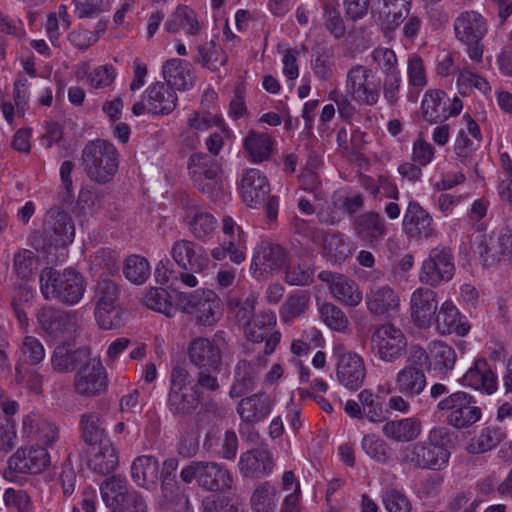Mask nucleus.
I'll return each instance as SVG.
<instances>
[{
    "instance_id": "f257e3e1",
    "label": "nucleus",
    "mask_w": 512,
    "mask_h": 512,
    "mask_svg": "<svg viewBox=\"0 0 512 512\" xmlns=\"http://www.w3.org/2000/svg\"><path fill=\"white\" fill-rule=\"evenodd\" d=\"M448 434L445 427L432 428L425 440L409 444L400 450V464L421 470L444 469L450 458V452L445 445Z\"/></svg>"
},
{
    "instance_id": "f03ea898",
    "label": "nucleus",
    "mask_w": 512,
    "mask_h": 512,
    "mask_svg": "<svg viewBox=\"0 0 512 512\" xmlns=\"http://www.w3.org/2000/svg\"><path fill=\"white\" fill-rule=\"evenodd\" d=\"M81 165L91 181L107 184L118 171L119 154L112 143L103 139L92 140L81 152Z\"/></svg>"
},
{
    "instance_id": "7ed1b4c3",
    "label": "nucleus",
    "mask_w": 512,
    "mask_h": 512,
    "mask_svg": "<svg viewBox=\"0 0 512 512\" xmlns=\"http://www.w3.org/2000/svg\"><path fill=\"white\" fill-rule=\"evenodd\" d=\"M40 289L46 300H57L67 305L77 304L86 289L82 275L73 269L58 272L52 267L40 273Z\"/></svg>"
},
{
    "instance_id": "20e7f679",
    "label": "nucleus",
    "mask_w": 512,
    "mask_h": 512,
    "mask_svg": "<svg viewBox=\"0 0 512 512\" xmlns=\"http://www.w3.org/2000/svg\"><path fill=\"white\" fill-rule=\"evenodd\" d=\"M180 478L186 484L195 480L199 487L210 492L228 490L233 484L230 471L214 461H192L181 470Z\"/></svg>"
},
{
    "instance_id": "39448f33",
    "label": "nucleus",
    "mask_w": 512,
    "mask_h": 512,
    "mask_svg": "<svg viewBox=\"0 0 512 512\" xmlns=\"http://www.w3.org/2000/svg\"><path fill=\"white\" fill-rule=\"evenodd\" d=\"M191 383V375L186 368L180 365H176L172 368L167 406L173 415H190L203 402L190 385Z\"/></svg>"
},
{
    "instance_id": "423d86ee",
    "label": "nucleus",
    "mask_w": 512,
    "mask_h": 512,
    "mask_svg": "<svg viewBox=\"0 0 512 512\" xmlns=\"http://www.w3.org/2000/svg\"><path fill=\"white\" fill-rule=\"evenodd\" d=\"M102 499L112 512H147L142 495L129 488L125 477L114 475L100 486Z\"/></svg>"
},
{
    "instance_id": "0eeeda50",
    "label": "nucleus",
    "mask_w": 512,
    "mask_h": 512,
    "mask_svg": "<svg viewBox=\"0 0 512 512\" xmlns=\"http://www.w3.org/2000/svg\"><path fill=\"white\" fill-rule=\"evenodd\" d=\"M240 193L244 203L251 208L265 207L269 221H275L278 215L279 201L270 196V185L266 176L258 169L247 170L240 184Z\"/></svg>"
},
{
    "instance_id": "6e6552de",
    "label": "nucleus",
    "mask_w": 512,
    "mask_h": 512,
    "mask_svg": "<svg viewBox=\"0 0 512 512\" xmlns=\"http://www.w3.org/2000/svg\"><path fill=\"white\" fill-rule=\"evenodd\" d=\"M188 166L193 185L212 200H219L223 195V180L216 160L208 155L193 154Z\"/></svg>"
},
{
    "instance_id": "1a4fd4ad",
    "label": "nucleus",
    "mask_w": 512,
    "mask_h": 512,
    "mask_svg": "<svg viewBox=\"0 0 512 512\" xmlns=\"http://www.w3.org/2000/svg\"><path fill=\"white\" fill-rule=\"evenodd\" d=\"M436 407L439 411L448 412L447 424L457 429L469 428L482 417V411L477 406L476 399L464 391L449 394L441 399Z\"/></svg>"
},
{
    "instance_id": "9d476101",
    "label": "nucleus",
    "mask_w": 512,
    "mask_h": 512,
    "mask_svg": "<svg viewBox=\"0 0 512 512\" xmlns=\"http://www.w3.org/2000/svg\"><path fill=\"white\" fill-rule=\"evenodd\" d=\"M120 290L110 279H101L94 289L95 317L104 330L117 329L123 325L121 312L118 308Z\"/></svg>"
},
{
    "instance_id": "9b49d317",
    "label": "nucleus",
    "mask_w": 512,
    "mask_h": 512,
    "mask_svg": "<svg viewBox=\"0 0 512 512\" xmlns=\"http://www.w3.org/2000/svg\"><path fill=\"white\" fill-rule=\"evenodd\" d=\"M332 356L335 359L336 378L340 385L351 392L359 390L367 376L363 357L349 351L343 344H336L333 347Z\"/></svg>"
},
{
    "instance_id": "f8f14e48",
    "label": "nucleus",
    "mask_w": 512,
    "mask_h": 512,
    "mask_svg": "<svg viewBox=\"0 0 512 512\" xmlns=\"http://www.w3.org/2000/svg\"><path fill=\"white\" fill-rule=\"evenodd\" d=\"M176 301L184 313L194 315L201 325L210 326L218 320L220 299L212 290L177 292Z\"/></svg>"
},
{
    "instance_id": "ddd939ff",
    "label": "nucleus",
    "mask_w": 512,
    "mask_h": 512,
    "mask_svg": "<svg viewBox=\"0 0 512 512\" xmlns=\"http://www.w3.org/2000/svg\"><path fill=\"white\" fill-rule=\"evenodd\" d=\"M381 81L363 65L352 66L346 75L345 90L351 100L360 105L374 106L380 98Z\"/></svg>"
},
{
    "instance_id": "4468645a",
    "label": "nucleus",
    "mask_w": 512,
    "mask_h": 512,
    "mask_svg": "<svg viewBox=\"0 0 512 512\" xmlns=\"http://www.w3.org/2000/svg\"><path fill=\"white\" fill-rule=\"evenodd\" d=\"M178 464V459L174 457L163 462L159 477L161 490L159 504L163 509L172 512H193L188 497L184 495L177 482Z\"/></svg>"
},
{
    "instance_id": "2eb2a0df",
    "label": "nucleus",
    "mask_w": 512,
    "mask_h": 512,
    "mask_svg": "<svg viewBox=\"0 0 512 512\" xmlns=\"http://www.w3.org/2000/svg\"><path fill=\"white\" fill-rule=\"evenodd\" d=\"M370 344L376 357L384 362L394 363L406 351L407 339L400 328L385 323L372 333Z\"/></svg>"
},
{
    "instance_id": "dca6fc26",
    "label": "nucleus",
    "mask_w": 512,
    "mask_h": 512,
    "mask_svg": "<svg viewBox=\"0 0 512 512\" xmlns=\"http://www.w3.org/2000/svg\"><path fill=\"white\" fill-rule=\"evenodd\" d=\"M36 316L43 332L54 340L70 339L79 329L76 312L64 311L49 306L38 310Z\"/></svg>"
},
{
    "instance_id": "f3484780",
    "label": "nucleus",
    "mask_w": 512,
    "mask_h": 512,
    "mask_svg": "<svg viewBox=\"0 0 512 512\" xmlns=\"http://www.w3.org/2000/svg\"><path fill=\"white\" fill-rule=\"evenodd\" d=\"M50 465V455L43 447L18 449L7 461L3 475L14 480L18 474H39Z\"/></svg>"
},
{
    "instance_id": "a211bd4d",
    "label": "nucleus",
    "mask_w": 512,
    "mask_h": 512,
    "mask_svg": "<svg viewBox=\"0 0 512 512\" xmlns=\"http://www.w3.org/2000/svg\"><path fill=\"white\" fill-rule=\"evenodd\" d=\"M455 266L450 249L436 247L432 249L429 256L424 260L419 280L429 286H438L442 282L449 281L454 275Z\"/></svg>"
},
{
    "instance_id": "6ab92c4d",
    "label": "nucleus",
    "mask_w": 512,
    "mask_h": 512,
    "mask_svg": "<svg viewBox=\"0 0 512 512\" xmlns=\"http://www.w3.org/2000/svg\"><path fill=\"white\" fill-rule=\"evenodd\" d=\"M345 413L354 419L366 418L372 423L386 419L385 399L369 389L361 390L357 400L350 399L344 405Z\"/></svg>"
},
{
    "instance_id": "aec40b11",
    "label": "nucleus",
    "mask_w": 512,
    "mask_h": 512,
    "mask_svg": "<svg viewBox=\"0 0 512 512\" xmlns=\"http://www.w3.org/2000/svg\"><path fill=\"white\" fill-rule=\"evenodd\" d=\"M43 231L52 244L60 247L71 244L75 237L72 217L59 207H52L46 212Z\"/></svg>"
},
{
    "instance_id": "412c9836",
    "label": "nucleus",
    "mask_w": 512,
    "mask_h": 512,
    "mask_svg": "<svg viewBox=\"0 0 512 512\" xmlns=\"http://www.w3.org/2000/svg\"><path fill=\"white\" fill-rule=\"evenodd\" d=\"M76 391L85 397H94L107 388L105 368L98 359H89L83 363L75 375Z\"/></svg>"
},
{
    "instance_id": "4be33fe9",
    "label": "nucleus",
    "mask_w": 512,
    "mask_h": 512,
    "mask_svg": "<svg viewBox=\"0 0 512 512\" xmlns=\"http://www.w3.org/2000/svg\"><path fill=\"white\" fill-rule=\"evenodd\" d=\"M285 263L284 249L278 244L263 241L254 250L250 271L255 278H259L280 270Z\"/></svg>"
},
{
    "instance_id": "5701e85b",
    "label": "nucleus",
    "mask_w": 512,
    "mask_h": 512,
    "mask_svg": "<svg viewBox=\"0 0 512 512\" xmlns=\"http://www.w3.org/2000/svg\"><path fill=\"white\" fill-rule=\"evenodd\" d=\"M171 256L176 264L185 271L202 273L209 265L205 249L189 240L176 241L171 249Z\"/></svg>"
},
{
    "instance_id": "b1692460",
    "label": "nucleus",
    "mask_w": 512,
    "mask_h": 512,
    "mask_svg": "<svg viewBox=\"0 0 512 512\" xmlns=\"http://www.w3.org/2000/svg\"><path fill=\"white\" fill-rule=\"evenodd\" d=\"M403 230L416 240L429 239L436 235L432 216L418 203L410 201L403 218Z\"/></svg>"
},
{
    "instance_id": "393cba45",
    "label": "nucleus",
    "mask_w": 512,
    "mask_h": 512,
    "mask_svg": "<svg viewBox=\"0 0 512 512\" xmlns=\"http://www.w3.org/2000/svg\"><path fill=\"white\" fill-rule=\"evenodd\" d=\"M411 318L418 328H429L437 314V294L429 288H417L410 299Z\"/></svg>"
},
{
    "instance_id": "a878e982",
    "label": "nucleus",
    "mask_w": 512,
    "mask_h": 512,
    "mask_svg": "<svg viewBox=\"0 0 512 512\" xmlns=\"http://www.w3.org/2000/svg\"><path fill=\"white\" fill-rule=\"evenodd\" d=\"M318 278L327 283L330 293L339 302L345 305L355 307L362 301V292L358 285L352 279L339 273L322 271Z\"/></svg>"
},
{
    "instance_id": "bb28decb",
    "label": "nucleus",
    "mask_w": 512,
    "mask_h": 512,
    "mask_svg": "<svg viewBox=\"0 0 512 512\" xmlns=\"http://www.w3.org/2000/svg\"><path fill=\"white\" fill-rule=\"evenodd\" d=\"M242 476L260 479L272 472L274 461L272 453L266 448H255L240 455L238 462Z\"/></svg>"
},
{
    "instance_id": "cd10ccee",
    "label": "nucleus",
    "mask_w": 512,
    "mask_h": 512,
    "mask_svg": "<svg viewBox=\"0 0 512 512\" xmlns=\"http://www.w3.org/2000/svg\"><path fill=\"white\" fill-rule=\"evenodd\" d=\"M356 236L371 248H375L386 236L387 227L384 218L370 211L359 215L354 222Z\"/></svg>"
},
{
    "instance_id": "c85d7f7f",
    "label": "nucleus",
    "mask_w": 512,
    "mask_h": 512,
    "mask_svg": "<svg viewBox=\"0 0 512 512\" xmlns=\"http://www.w3.org/2000/svg\"><path fill=\"white\" fill-rule=\"evenodd\" d=\"M456 38L464 44L480 43L487 33V24L483 16L476 11L462 12L454 22Z\"/></svg>"
},
{
    "instance_id": "c756f323",
    "label": "nucleus",
    "mask_w": 512,
    "mask_h": 512,
    "mask_svg": "<svg viewBox=\"0 0 512 512\" xmlns=\"http://www.w3.org/2000/svg\"><path fill=\"white\" fill-rule=\"evenodd\" d=\"M147 102V111L153 115L170 114L177 106L175 91L164 82H156L148 86L143 94Z\"/></svg>"
},
{
    "instance_id": "7c9ffc66",
    "label": "nucleus",
    "mask_w": 512,
    "mask_h": 512,
    "mask_svg": "<svg viewBox=\"0 0 512 512\" xmlns=\"http://www.w3.org/2000/svg\"><path fill=\"white\" fill-rule=\"evenodd\" d=\"M188 356L197 369L221 368V349L215 341L207 338L194 339L188 347Z\"/></svg>"
},
{
    "instance_id": "2f4dec72",
    "label": "nucleus",
    "mask_w": 512,
    "mask_h": 512,
    "mask_svg": "<svg viewBox=\"0 0 512 512\" xmlns=\"http://www.w3.org/2000/svg\"><path fill=\"white\" fill-rule=\"evenodd\" d=\"M365 302L368 311L376 316H390L399 310L400 300L397 293L388 285H374L366 293Z\"/></svg>"
},
{
    "instance_id": "473e14b6",
    "label": "nucleus",
    "mask_w": 512,
    "mask_h": 512,
    "mask_svg": "<svg viewBox=\"0 0 512 512\" xmlns=\"http://www.w3.org/2000/svg\"><path fill=\"white\" fill-rule=\"evenodd\" d=\"M433 323L436 331L441 335L456 334L464 337L470 331V325L462 320L458 308L451 301L442 303Z\"/></svg>"
},
{
    "instance_id": "72a5a7b5",
    "label": "nucleus",
    "mask_w": 512,
    "mask_h": 512,
    "mask_svg": "<svg viewBox=\"0 0 512 512\" xmlns=\"http://www.w3.org/2000/svg\"><path fill=\"white\" fill-rule=\"evenodd\" d=\"M462 384L491 395L497 390V376L490 368L488 362L483 358H479L475 360L473 366L464 374Z\"/></svg>"
},
{
    "instance_id": "f704fd0d",
    "label": "nucleus",
    "mask_w": 512,
    "mask_h": 512,
    "mask_svg": "<svg viewBox=\"0 0 512 512\" xmlns=\"http://www.w3.org/2000/svg\"><path fill=\"white\" fill-rule=\"evenodd\" d=\"M160 465L156 457L141 455L131 465V477L135 484L146 490H155L160 477Z\"/></svg>"
},
{
    "instance_id": "c9c22d12",
    "label": "nucleus",
    "mask_w": 512,
    "mask_h": 512,
    "mask_svg": "<svg viewBox=\"0 0 512 512\" xmlns=\"http://www.w3.org/2000/svg\"><path fill=\"white\" fill-rule=\"evenodd\" d=\"M382 433L394 442H412L422 433V422L415 416L389 420L382 426Z\"/></svg>"
},
{
    "instance_id": "e433bc0d",
    "label": "nucleus",
    "mask_w": 512,
    "mask_h": 512,
    "mask_svg": "<svg viewBox=\"0 0 512 512\" xmlns=\"http://www.w3.org/2000/svg\"><path fill=\"white\" fill-rule=\"evenodd\" d=\"M237 413L247 424H253L265 419L271 412V399L265 393H255L242 398L237 407Z\"/></svg>"
},
{
    "instance_id": "4c0bfd02",
    "label": "nucleus",
    "mask_w": 512,
    "mask_h": 512,
    "mask_svg": "<svg viewBox=\"0 0 512 512\" xmlns=\"http://www.w3.org/2000/svg\"><path fill=\"white\" fill-rule=\"evenodd\" d=\"M90 350L86 347L71 349L69 344L58 345L51 356V365L54 371L67 373L73 371L78 364L89 359Z\"/></svg>"
},
{
    "instance_id": "58836bf2",
    "label": "nucleus",
    "mask_w": 512,
    "mask_h": 512,
    "mask_svg": "<svg viewBox=\"0 0 512 512\" xmlns=\"http://www.w3.org/2000/svg\"><path fill=\"white\" fill-rule=\"evenodd\" d=\"M162 74L166 84L173 90H187L194 83L192 66L186 60L173 58L166 61L162 67Z\"/></svg>"
},
{
    "instance_id": "ea45409f",
    "label": "nucleus",
    "mask_w": 512,
    "mask_h": 512,
    "mask_svg": "<svg viewBox=\"0 0 512 512\" xmlns=\"http://www.w3.org/2000/svg\"><path fill=\"white\" fill-rule=\"evenodd\" d=\"M450 99L441 90H428L421 104L422 115L430 123L443 122L449 118Z\"/></svg>"
},
{
    "instance_id": "a19ab883",
    "label": "nucleus",
    "mask_w": 512,
    "mask_h": 512,
    "mask_svg": "<svg viewBox=\"0 0 512 512\" xmlns=\"http://www.w3.org/2000/svg\"><path fill=\"white\" fill-rule=\"evenodd\" d=\"M412 0H377L385 30H395L407 18Z\"/></svg>"
},
{
    "instance_id": "79ce46f5",
    "label": "nucleus",
    "mask_w": 512,
    "mask_h": 512,
    "mask_svg": "<svg viewBox=\"0 0 512 512\" xmlns=\"http://www.w3.org/2000/svg\"><path fill=\"white\" fill-rule=\"evenodd\" d=\"M118 464V452L113 443L108 439L98 443V447L92 453L89 460V467L100 475L113 472L118 467Z\"/></svg>"
},
{
    "instance_id": "37998d69",
    "label": "nucleus",
    "mask_w": 512,
    "mask_h": 512,
    "mask_svg": "<svg viewBox=\"0 0 512 512\" xmlns=\"http://www.w3.org/2000/svg\"><path fill=\"white\" fill-rule=\"evenodd\" d=\"M397 390L407 397L421 394L426 385V375L422 368L403 367L395 378Z\"/></svg>"
},
{
    "instance_id": "c03bdc74",
    "label": "nucleus",
    "mask_w": 512,
    "mask_h": 512,
    "mask_svg": "<svg viewBox=\"0 0 512 512\" xmlns=\"http://www.w3.org/2000/svg\"><path fill=\"white\" fill-rule=\"evenodd\" d=\"M23 433L32 440L40 441L46 445L53 444L58 438V430L55 425L35 414L27 415L24 418Z\"/></svg>"
},
{
    "instance_id": "a18cd8bd",
    "label": "nucleus",
    "mask_w": 512,
    "mask_h": 512,
    "mask_svg": "<svg viewBox=\"0 0 512 512\" xmlns=\"http://www.w3.org/2000/svg\"><path fill=\"white\" fill-rule=\"evenodd\" d=\"M257 375L256 368L251 362L247 360L238 361L234 369V381L229 396L238 398L251 391L255 386Z\"/></svg>"
},
{
    "instance_id": "49530a36",
    "label": "nucleus",
    "mask_w": 512,
    "mask_h": 512,
    "mask_svg": "<svg viewBox=\"0 0 512 512\" xmlns=\"http://www.w3.org/2000/svg\"><path fill=\"white\" fill-rule=\"evenodd\" d=\"M275 325V313L272 311H262L255 315L252 320L244 326V332L248 340L261 343L269 335Z\"/></svg>"
},
{
    "instance_id": "de8ad7c7",
    "label": "nucleus",
    "mask_w": 512,
    "mask_h": 512,
    "mask_svg": "<svg viewBox=\"0 0 512 512\" xmlns=\"http://www.w3.org/2000/svg\"><path fill=\"white\" fill-rule=\"evenodd\" d=\"M456 352L448 344L442 341H434L430 344V368L443 375H447L456 362Z\"/></svg>"
},
{
    "instance_id": "09e8293b",
    "label": "nucleus",
    "mask_w": 512,
    "mask_h": 512,
    "mask_svg": "<svg viewBox=\"0 0 512 512\" xmlns=\"http://www.w3.org/2000/svg\"><path fill=\"white\" fill-rule=\"evenodd\" d=\"M244 147L252 161L262 162L270 156L272 140L269 135L252 130L244 139Z\"/></svg>"
},
{
    "instance_id": "8fccbe9b",
    "label": "nucleus",
    "mask_w": 512,
    "mask_h": 512,
    "mask_svg": "<svg viewBox=\"0 0 512 512\" xmlns=\"http://www.w3.org/2000/svg\"><path fill=\"white\" fill-rule=\"evenodd\" d=\"M219 372L220 368L197 369L194 377H191L192 383L190 385L203 401L210 394L220 390L221 385L217 377Z\"/></svg>"
},
{
    "instance_id": "3c124183",
    "label": "nucleus",
    "mask_w": 512,
    "mask_h": 512,
    "mask_svg": "<svg viewBox=\"0 0 512 512\" xmlns=\"http://www.w3.org/2000/svg\"><path fill=\"white\" fill-rule=\"evenodd\" d=\"M276 488L269 482L260 483L251 496L253 512H275L278 501Z\"/></svg>"
},
{
    "instance_id": "603ef678",
    "label": "nucleus",
    "mask_w": 512,
    "mask_h": 512,
    "mask_svg": "<svg viewBox=\"0 0 512 512\" xmlns=\"http://www.w3.org/2000/svg\"><path fill=\"white\" fill-rule=\"evenodd\" d=\"M82 439L89 445L104 442L105 429L99 413L86 412L80 417Z\"/></svg>"
},
{
    "instance_id": "864d4df0",
    "label": "nucleus",
    "mask_w": 512,
    "mask_h": 512,
    "mask_svg": "<svg viewBox=\"0 0 512 512\" xmlns=\"http://www.w3.org/2000/svg\"><path fill=\"white\" fill-rule=\"evenodd\" d=\"M313 56L311 65L315 75L322 81L329 80L335 64L334 49L331 46H318L314 49Z\"/></svg>"
},
{
    "instance_id": "5fc2aeb1",
    "label": "nucleus",
    "mask_w": 512,
    "mask_h": 512,
    "mask_svg": "<svg viewBox=\"0 0 512 512\" xmlns=\"http://www.w3.org/2000/svg\"><path fill=\"white\" fill-rule=\"evenodd\" d=\"M320 241H323L326 255L335 262H343L352 254L351 243L340 233L323 236Z\"/></svg>"
},
{
    "instance_id": "6e6d98bb",
    "label": "nucleus",
    "mask_w": 512,
    "mask_h": 512,
    "mask_svg": "<svg viewBox=\"0 0 512 512\" xmlns=\"http://www.w3.org/2000/svg\"><path fill=\"white\" fill-rule=\"evenodd\" d=\"M504 434L499 428L485 427L479 436L467 446L471 454H482L495 448L502 440Z\"/></svg>"
},
{
    "instance_id": "4d7b16f0",
    "label": "nucleus",
    "mask_w": 512,
    "mask_h": 512,
    "mask_svg": "<svg viewBox=\"0 0 512 512\" xmlns=\"http://www.w3.org/2000/svg\"><path fill=\"white\" fill-rule=\"evenodd\" d=\"M123 273L130 282L142 284L150 275L149 262L144 257L130 255L124 262Z\"/></svg>"
},
{
    "instance_id": "13d9d810",
    "label": "nucleus",
    "mask_w": 512,
    "mask_h": 512,
    "mask_svg": "<svg viewBox=\"0 0 512 512\" xmlns=\"http://www.w3.org/2000/svg\"><path fill=\"white\" fill-rule=\"evenodd\" d=\"M217 226V221L212 214L206 212H195L189 221L192 234L203 242L209 240Z\"/></svg>"
},
{
    "instance_id": "bf43d9fd",
    "label": "nucleus",
    "mask_w": 512,
    "mask_h": 512,
    "mask_svg": "<svg viewBox=\"0 0 512 512\" xmlns=\"http://www.w3.org/2000/svg\"><path fill=\"white\" fill-rule=\"evenodd\" d=\"M319 312L321 319L330 329L342 333L349 329L350 322L348 317L336 305L323 303L319 308Z\"/></svg>"
},
{
    "instance_id": "052dcab7",
    "label": "nucleus",
    "mask_w": 512,
    "mask_h": 512,
    "mask_svg": "<svg viewBox=\"0 0 512 512\" xmlns=\"http://www.w3.org/2000/svg\"><path fill=\"white\" fill-rule=\"evenodd\" d=\"M197 62L201 63L203 67L210 70H217L219 66L225 65L227 62V56L224 54L222 49L211 40L202 46L198 47V58Z\"/></svg>"
},
{
    "instance_id": "680f3d73",
    "label": "nucleus",
    "mask_w": 512,
    "mask_h": 512,
    "mask_svg": "<svg viewBox=\"0 0 512 512\" xmlns=\"http://www.w3.org/2000/svg\"><path fill=\"white\" fill-rule=\"evenodd\" d=\"M168 298L169 294L165 289L155 287L146 293L144 301L149 309L171 317L175 314L176 308Z\"/></svg>"
},
{
    "instance_id": "e2e57ef3",
    "label": "nucleus",
    "mask_w": 512,
    "mask_h": 512,
    "mask_svg": "<svg viewBox=\"0 0 512 512\" xmlns=\"http://www.w3.org/2000/svg\"><path fill=\"white\" fill-rule=\"evenodd\" d=\"M362 448L365 453L378 463L386 464L390 460L388 444L376 435L370 434L362 439Z\"/></svg>"
},
{
    "instance_id": "0e129e2a",
    "label": "nucleus",
    "mask_w": 512,
    "mask_h": 512,
    "mask_svg": "<svg viewBox=\"0 0 512 512\" xmlns=\"http://www.w3.org/2000/svg\"><path fill=\"white\" fill-rule=\"evenodd\" d=\"M38 258L28 249L19 250L13 259V268L16 275L22 280H29L34 274Z\"/></svg>"
},
{
    "instance_id": "69168bd1",
    "label": "nucleus",
    "mask_w": 512,
    "mask_h": 512,
    "mask_svg": "<svg viewBox=\"0 0 512 512\" xmlns=\"http://www.w3.org/2000/svg\"><path fill=\"white\" fill-rule=\"evenodd\" d=\"M257 304V297L250 294L243 300H230V311L235 320L245 326L255 316V307Z\"/></svg>"
},
{
    "instance_id": "338daca9",
    "label": "nucleus",
    "mask_w": 512,
    "mask_h": 512,
    "mask_svg": "<svg viewBox=\"0 0 512 512\" xmlns=\"http://www.w3.org/2000/svg\"><path fill=\"white\" fill-rule=\"evenodd\" d=\"M309 297L305 293L290 295L281 307V318L284 322L302 315L308 308Z\"/></svg>"
},
{
    "instance_id": "774afa93",
    "label": "nucleus",
    "mask_w": 512,
    "mask_h": 512,
    "mask_svg": "<svg viewBox=\"0 0 512 512\" xmlns=\"http://www.w3.org/2000/svg\"><path fill=\"white\" fill-rule=\"evenodd\" d=\"M382 503L387 512H411L412 503L405 493L389 489L382 494Z\"/></svg>"
}]
</instances>
